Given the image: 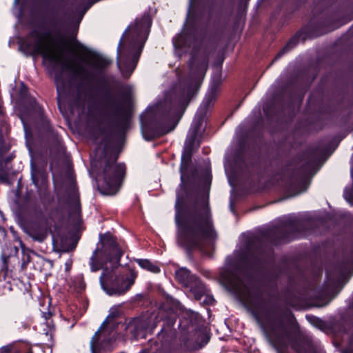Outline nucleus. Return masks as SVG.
Masks as SVG:
<instances>
[{"label": "nucleus", "mask_w": 353, "mask_h": 353, "mask_svg": "<svg viewBox=\"0 0 353 353\" xmlns=\"http://www.w3.org/2000/svg\"><path fill=\"white\" fill-rule=\"evenodd\" d=\"M175 211L178 242L182 246L188 250H202L206 240L216 237L208 199L196 198L185 205L177 196Z\"/></svg>", "instance_id": "f257e3e1"}, {"label": "nucleus", "mask_w": 353, "mask_h": 353, "mask_svg": "<svg viewBox=\"0 0 353 353\" xmlns=\"http://www.w3.org/2000/svg\"><path fill=\"white\" fill-rule=\"evenodd\" d=\"M192 96L190 86L177 85L157 105L154 128L158 136L172 131Z\"/></svg>", "instance_id": "f03ea898"}, {"label": "nucleus", "mask_w": 353, "mask_h": 353, "mask_svg": "<svg viewBox=\"0 0 353 353\" xmlns=\"http://www.w3.org/2000/svg\"><path fill=\"white\" fill-rule=\"evenodd\" d=\"M125 174V165L117 163L116 159L108 160L97 174L98 189L104 195H114L119 191Z\"/></svg>", "instance_id": "7ed1b4c3"}, {"label": "nucleus", "mask_w": 353, "mask_h": 353, "mask_svg": "<svg viewBox=\"0 0 353 353\" xmlns=\"http://www.w3.org/2000/svg\"><path fill=\"white\" fill-rule=\"evenodd\" d=\"M145 33L146 30L143 29L141 22L136 21L134 25L129 27L118 46V65L119 68L122 59H128L136 48L137 50L134 59L137 61L146 40Z\"/></svg>", "instance_id": "20e7f679"}, {"label": "nucleus", "mask_w": 353, "mask_h": 353, "mask_svg": "<svg viewBox=\"0 0 353 353\" xmlns=\"http://www.w3.org/2000/svg\"><path fill=\"white\" fill-rule=\"evenodd\" d=\"M137 275L132 273L130 276H117L112 281V271L105 270L100 276V283L104 291L109 295H123L128 292L134 283Z\"/></svg>", "instance_id": "39448f33"}, {"label": "nucleus", "mask_w": 353, "mask_h": 353, "mask_svg": "<svg viewBox=\"0 0 353 353\" xmlns=\"http://www.w3.org/2000/svg\"><path fill=\"white\" fill-rule=\"evenodd\" d=\"M30 37L34 39L32 44L30 45L33 52L41 54L44 59H47L57 64H61L63 59V52L58 50L54 46L47 40L49 37V33L42 35L37 30L32 31Z\"/></svg>", "instance_id": "423d86ee"}, {"label": "nucleus", "mask_w": 353, "mask_h": 353, "mask_svg": "<svg viewBox=\"0 0 353 353\" xmlns=\"http://www.w3.org/2000/svg\"><path fill=\"white\" fill-rule=\"evenodd\" d=\"M265 335L270 343L279 352L290 340V332L281 320H274L263 326Z\"/></svg>", "instance_id": "0eeeda50"}, {"label": "nucleus", "mask_w": 353, "mask_h": 353, "mask_svg": "<svg viewBox=\"0 0 353 353\" xmlns=\"http://www.w3.org/2000/svg\"><path fill=\"white\" fill-rule=\"evenodd\" d=\"M72 46L77 52L83 57L81 59V61L89 63L95 68L103 69L110 63L108 59L94 54L77 41L74 42Z\"/></svg>", "instance_id": "6e6552de"}, {"label": "nucleus", "mask_w": 353, "mask_h": 353, "mask_svg": "<svg viewBox=\"0 0 353 353\" xmlns=\"http://www.w3.org/2000/svg\"><path fill=\"white\" fill-rule=\"evenodd\" d=\"M131 332L138 338H145L148 332H151L155 327L152 316H140L134 319L129 325Z\"/></svg>", "instance_id": "1a4fd4ad"}, {"label": "nucleus", "mask_w": 353, "mask_h": 353, "mask_svg": "<svg viewBox=\"0 0 353 353\" xmlns=\"http://www.w3.org/2000/svg\"><path fill=\"white\" fill-rule=\"evenodd\" d=\"M26 233L34 241H43L48 235L46 225L40 223H32L26 229Z\"/></svg>", "instance_id": "9d476101"}, {"label": "nucleus", "mask_w": 353, "mask_h": 353, "mask_svg": "<svg viewBox=\"0 0 353 353\" xmlns=\"http://www.w3.org/2000/svg\"><path fill=\"white\" fill-rule=\"evenodd\" d=\"M64 66L72 71L74 75L83 81H90L92 79L91 72L83 65L77 63H65Z\"/></svg>", "instance_id": "9b49d317"}, {"label": "nucleus", "mask_w": 353, "mask_h": 353, "mask_svg": "<svg viewBox=\"0 0 353 353\" xmlns=\"http://www.w3.org/2000/svg\"><path fill=\"white\" fill-rule=\"evenodd\" d=\"M32 180L36 187L39 188V191L42 189H46L47 185V176L45 173L32 170Z\"/></svg>", "instance_id": "f8f14e48"}, {"label": "nucleus", "mask_w": 353, "mask_h": 353, "mask_svg": "<svg viewBox=\"0 0 353 353\" xmlns=\"http://www.w3.org/2000/svg\"><path fill=\"white\" fill-rule=\"evenodd\" d=\"M190 291L195 299L198 301L201 300L203 296H207L208 292L205 286L200 281H196L194 284L190 286Z\"/></svg>", "instance_id": "ddd939ff"}, {"label": "nucleus", "mask_w": 353, "mask_h": 353, "mask_svg": "<svg viewBox=\"0 0 353 353\" xmlns=\"http://www.w3.org/2000/svg\"><path fill=\"white\" fill-rule=\"evenodd\" d=\"M194 144V138L192 137L186 141L185 143L184 150L182 154V161H188L190 160L192 151H193V146Z\"/></svg>", "instance_id": "4468645a"}, {"label": "nucleus", "mask_w": 353, "mask_h": 353, "mask_svg": "<svg viewBox=\"0 0 353 353\" xmlns=\"http://www.w3.org/2000/svg\"><path fill=\"white\" fill-rule=\"evenodd\" d=\"M137 262L143 269L147 270L152 273H159L160 272L159 267L148 259H137Z\"/></svg>", "instance_id": "2eb2a0df"}, {"label": "nucleus", "mask_w": 353, "mask_h": 353, "mask_svg": "<svg viewBox=\"0 0 353 353\" xmlns=\"http://www.w3.org/2000/svg\"><path fill=\"white\" fill-rule=\"evenodd\" d=\"M176 279L183 284L184 285H188L190 278V272L186 268H180L177 270L175 272Z\"/></svg>", "instance_id": "dca6fc26"}, {"label": "nucleus", "mask_w": 353, "mask_h": 353, "mask_svg": "<svg viewBox=\"0 0 353 353\" xmlns=\"http://www.w3.org/2000/svg\"><path fill=\"white\" fill-rule=\"evenodd\" d=\"M350 264L345 263L344 264V268L343 269L336 268L335 270L336 272H339V276L337 277V281L341 280V279L344 278V281L345 282L346 276L349 272L350 270Z\"/></svg>", "instance_id": "f3484780"}, {"label": "nucleus", "mask_w": 353, "mask_h": 353, "mask_svg": "<svg viewBox=\"0 0 353 353\" xmlns=\"http://www.w3.org/2000/svg\"><path fill=\"white\" fill-rule=\"evenodd\" d=\"M97 254V250H96L93 252V254H92V257L90 258V268L92 272H97V271L99 270L100 269L103 268V266L101 264H99L98 263L96 262Z\"/></svg>", "instance_id": "a211bd4d"}, {"label": "nucleus", "mask_w": 353, "mask_h": 353, "mask_svg": "<svg viewBox=\"0 0 353 353\" xmlns=\"http://www.w3.org/2000/svg\"><path fill=\"white\" fill-rule=\"evenodd\" d=\"M114 115L115 117L121 116L123 119L124 122L125 123L128 119L127 113L123 109V107L121 105H116L114 109Z\"/></svg>", "instance_id": "6ab92c4d"}, {"label": "nucleus", "mask_w": 353, "mask_h": 353, "mask_svg": "<svg viewBox=\"0 0 353 353\" xmlns=\"http://www.w3.org/2000/svg\"><path fill=\"white\" fill-rule=\"evenodd\" d=\"M103 326V324L101 326L99 330L94 334L93 337L91 339L90 341V346L92 350H94L95 348L97 347L99 341V334L101 333V329Z\"/></svg>", "instance_id": "aec40b11"}, {"label": "nucleus", "mask_w": 353, "mask_h": 353, "mask_svg": "<svg viewBox=\"0 0 353 353\" xmlns=\"http://www.w3.org/2000/svg\"><path fill=\"white\" fill-rule=\"evenodd\" d=\"M12 350L11 345L3 346L0 348V353H10Z\"/></svg>", "instance_id": "412c9836"}, {"label": "nucleus", "mask_w": 353, "mask_h": 353, "mask_svg": "<svg viewBox=\"0 0 353 353\" xmlns=\"http://www.w3.org/2000/svg\"><path fill=\"white\" fill-rule=\"evenodd\" d=\"M229 283L230 284V285L232 287H233L235 290H239V284L234 281H229Z\"/></svg>", "instance_id": "4be33fe9"}, {"label": "nucleus", "mask_w": 353, "mask_h": 353, "mask_svg": "<svg viewBox=\"0 0 353 353\" xmlns=\"http://www.w3.org/2000/svg\"><path fill=\"white\" fill-rule=\"evenodd\" d=\"M291 42L292 41H290L287 46H285V48L283 49V50L282 52H281V53L279 54H278V57H280L281 56V54L286 50L287 48H290V46L291 45Z\"/></svg>", "instance_id": "5701e85b"}, {"label": "nucleus", "mask_w": 353, "mask_h": 353, "mask_svg": "<svg viewBox=\"0 0 353 353\" xmlns=\"http://www.w3.org/2000/svg\"><path fill=\"white\" fill-rule=\"evenodd\" d=\"M202 65H203V68H204V70H206L207 61L204 60Z\"/></svg>", "instance_id": "b1692460"}, {"label": "nucleus", "mask_w": 353, "mask_h": 353, "mask_svg": "<svg viewBox=\"0 0 353 353\" xmlns=\"http://www.w3.org/2000/svg\"><path fill=\"white\" fill-rule=\"evenodd\" d=\"M334 276V274H332V273H328V277L329 279H332Z\"/></svg>", "instance_id": "393cba45"}, {"label": "nucleus", "mask_w": 353, "mask_h": 353, "mask_svg": "<svg viewBox=\"0 0 353 353\" xmlns=\"http://www.w3.org/2000/svg\"><path fill=\"white\" fill-rule=\"evenodd\" d=\"M121 253H119V254L117 255V258H118V259H119V258L121 257Z\"/></svg>", "instance_id": "a878e982"}, {"label": "nucleus", "mask_w": 353, "mask_h": 353, "mask_svg": "<svg viewBox=\"0 0 353 353\" xmlns=\"http://www.w3.org/2000/svg\"><path fill=\"white\" fill-rule=\"evenodd\" d=\"M21 247L22 249H23V248H24L23 244L22 243H21Z\"/></svg>", "instance_id": "bb28decb"}, {"label": "nucleus", "mask_w": 353, "mask_h": 353, "mask_svg": "<svg viewBox=\"0 0 353 353\" xmlns=\"http://www.w3.org/2000/svg\"><path fill=\"white\" fill-rule=\"evenodd\" d=\"M28 353H33L32 350H30Z\"/></svg>", "instance_id": "cd10ccee"}]
</instances>
